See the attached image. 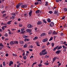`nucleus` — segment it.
<instances>
[{"mask_svg":"<svg viewBox=\"0 0 67 67\" xmlns=\"http://www.w3.org/2000/svg\"><path fill=\"white\" fill-rule=\"evenodd\" d=\"M40 10H37L35 12V13H36V14H37V13H40Z\"/></svg>","mask_w":67,"mask_h":67,"instance_id":"15","label":"nucleus"},{"mask_svg":"<svg viewBox=\"0 0 67 67\" xmlns=\"http://www.w3.org/2000/svg\"><path fill=\"white\" fill-rule=\"evenodd\" d=\"M56 1L57 2H59V0H56Z\"/></svg>","mask_w":67,"mask_h":67,"instance_id":"54","label":"nucleus"},{"mask_svg":"<svg viewBox=\"0 0 67 67\" xmlns=\"http://www.w3.org/2000/svg\"><path fill=\"white\" fill-rule=\"evenodd\" d=\"M24 15L25 16H24L25 18H26V16H27V15H26V14H24Z\"/></svg>","mask_w":67,"mask_h":67,"instance_id":"46","label":"nucleus"},{"mask_svg":"<svg viewBox=\"0 0 67 67\" xmlns=\"http://www.w3.org/2000/svg\"><path fill=\"white\" fill-rule=\"evenodd\" d=\"M45 51H46V49H44L42 51V53H44Z\"/></svg>","mask_w":67,"mask_h":67,"instance_id":"44","label":"nucleus"},{"mask_svg":"<svg viewBox=\"0 0 67 67\" xmlns=\"http://www.w3.org/2000/svg\"><path fill=\"white\" fill-rule=\"evenodd\" d=\"M53 37L51 38L50 40H49V41H52V40H53Z\"/></svg>","mask_w":67,"mask_h":67,"instance_id":"40","label":"nucleus"},{"mask_svg":"<svg viewBox=\"0 0 67 67\" xmlns=\"http://www.w3.org/2000/svg\"><path fill=\"white\" fill-rule=\"evenodd\" d=\"M27 44H26L24 46V48H26V47H27Z\"/></svg>","mask_w":67,"mask_h":67,"instance_id":"20","label":"nucleus"},{"mask_svg":"<svg viewBox=\"0 0 67 67\" xmlns=\"http://www.w3.org/2000/svg\"><path fill=\"white\" fill-rule=\"evenodd\" d=\"M6 16V14H4L3 15V17H5Z\"/></svg>","mask_w":67,"mask_h":67,"instance_id":"49","label":"nucleus"},{"mask_svg":"<svg viewBox=\"0 0 67 67\" xmlns=\"http://www.w3.org/2000/svg\"><path fill=\"white\" fill-rule=\"evenodd\" d=\"M12 15H15V13H13L12 14Z\"/></svg>","mask_w":67,"mask_h":67,"instance_id":"47","label":"nucleus"},{"mask_svg":"<svg viewBox=\"0 0 67 67\" xmlns=\"http://www.w3.org/2000/svg\"><path fill=\"white\" fill-rule=\"evenodd\" d=\"M44 35H46V33H43L41 34L40 35V36H44Z\"/></svg>","mask_w":67,"mask_h":67,"instance_id":"10","label":"nucleus"},{"mask_svg":"<svg viewBox=\"0 0 67 67\" xmlns=\"http://www.w3.org/2000/svg\"><path fill=\"white\" fill-rule=\"evenodd\" d=\"M62 47H63V48L64 49H66V48H67V47H66L65 46H62Z\"/></svg>","mask_w":67,"mask_h":67,"instance_id":"35","label":"nucleus"},{"mask_svg":"<svg viewBox=\"0 0 67 67\" xmlns=\"http://www.w3.org/2000/svg\"><path fill=\"white\" fill-rule=\"evenodd\" d=\"M50 44V43L49 42H48L47 43V45H49Z\"/></svg>","mask_w":67,"mask_h":67,"instance_id":"61","label":"nucleus"},{"mask_svg":"<svg viewBox=\"0 0 67 67\" xmlns=\"http://www.w3.org/2000/svg\"><path fill=\"white\" fill-rule=\"evenodd\" d=\"M20 43L21 44H23L24 43V42L23 41H21L20 42Z\"/></svg>","mask_w":67,"mask_h":67,"instance_id":"24","label":"nucleus"},{"mask_svg":"<svg viewBox=\"0 0 67 67\" xmlns=\"http://www.w3.org/2000/svg\"><path fill=\"white\" fill-rule=\"evenodd\" d=\"M52 33V32L51 31H50L48 33V34H51Z\"/></svg>","mask_w":67,"mask_h":67,"instance_id":"27","label":"nucleus"},{"mask_svg":"<svg viewBox=\"0 0 67 67\" xmlns=\"http://www.w3.org/2000/svg\"><path fill=\"white\" fill-rule=\"evenodd\" d=\"M9 56V54H8V53H6V56L7 57V56Z\"/></svg>","mask_w":67,"mask_h":67,"instance_id":"53","label":"nucleus"},{"mask_svg":"<svg viewBox=\"0 0 67 67\" xmlns=\"http://www.w3.org/2000/svg\"><path fill=\"white\" fill-rule=\"evenodd\" d=\"M21 7L22 8H24L27 7V5L26 4H24L21 5Z\"/></svg>","mask_w":67,"mask_h":67,"instance_id":"5","label":"nucleus"},{"mask_svg":"<svg viewBox=\"0 0 67 67\" xmlns=\"http://www.w3.org/2000/svg\"><path fill=\"white\" fill-rule=\"evenodd\" d=\"M61 63H59V64H58V67L59 66H60V65H61Z\"/></svg>","mask_w":67,"mask_h":67,"instance_id":"57","label":"nucleus"},{"mask_svg":"<svg viewBox=\"0 0 67 67\" xmlns=\"http://www.w3.org/2000/svg\"><path fill=\"white\" fill-rule=\"evenodd\" d=\"M2 29L3 31H4L5 29V28H4L3 27V26L2 27Z\"/></svg>","mask_w":67,"mask_h":67,"instance_id":"45","label":"nucleus"},{"mask_svg":"<svg viewBox=\"0 0 67 67\" xmlns=\"http://www.w3.org/2000/svg\"><path fill=\"white\" fill-rule=\"evenodd\" d=\"M10 62L9 64V66H11V65H13V62L12 61H10Z\"/></svg>","mask_w":67,"mask_h":67,"instance_id":"4","label":"nucleus"},{"mask_svg":"<svg viewBox=\"0 0 67 67\" xmlns=\"http://www.w3.org/2000/svg\"><path fill=\"white\" fill-rule=\"evenodd\" d=\"M65 16H63L62 18V20H64L65 19Z\"/></svg>","mask_w":67,"mask_h":67,"instance_id":"48","label":"nucleus"},{"mask_svg":"<svg viewBox=\"0 0 67 67\" xmlns=\"http://www.w3.org/2000/svg\"><path fill=\"white\" fill-rule=\"evenodd\" d=\"M45 47V46H43L42 47V48H44Z\"/></svg>","mask_w":67,"mask_h":67,"instance_id":"60","label":"nucleus"},{"mask_svg":"<svg viewBox=\"0 0 67 67\" xmlns=\"http://www.w3.org/2000/svg\"><path fill=\"white\" fill-rule=\"evenodd\" d=\"M32 13V10H30V12L29 13V15L30 16H31V14Z\"/></svg>","mask_w":67,"mask_h":67,"instance_id":"14","label":"nucleus"},{"mask_svg":"<svg viewBox=\"0 0 67 67\" xmlns=\"http://www.w3.org/2000/svg\"><path fill=\"white\" fill-rule=\"evenodd\" d=\"M63 34H64L63 33H62L61 34V35L62 36H63Z\"/></svg>","mask_w":67,"mask_h":67,"instance_id":"63","label":"nucleus"},{"mask_svg":"<svg viewBox=\"0 0 67 67\" xmlns=\"http://www.w3.org/2000/svg\"><path fill=\"white\" fill-rule=\"evenodd\" d=\"M44 64L45 65H48V64H49V63L46 62L44 63Z\"/></svg>","mask_w":67,"mask_h":67,"instance_id":"25","label":"nucleus"},{"mask_svg":"<svg viewBox=\"0 0 67 67\" xmlns=\"http://www.w3.org/2000/svg\"><path fill=\"white\" fill-rule=\"evenodd\" d=\"M42 24V22L41 21H38L37 23V24L38 25H40L41 24Z\"/></svg>","mask_w":67,"mask_h":67,"instance_id":"17","label":"nucleus"},{"mask_svg":"<svg viewBox=\"0 0 67 67\" xmlns=\"http://www.w3.org/2000/svg\"><path fill=\"white\" fill-rule=\"evenodd\" d=\"M30 40H29V39H27V38H25L24 40V41L26 42V41H29Z\"/></svg>","mask_w":67,"mask_h":67,"instance_id":"23","label":"nucleus"},{"mask_svg":"<svg viewBox=\"0 0 67 67\" xmlns=\"http://www.w3.org/2000/svg\"><path fill=\"white\" fill-rule=\"evenodd\" d=\"M18 33H20V32H21V30H18Z\"/></svg>","mask_w":67,"mask_h":67,"instance_id":"58","label":"nucleus"},{"mask_svg":"<svg viewBox=\"0 0 67 67\" xmlns=\"http://www.w3.org/2000/svg\"><path fill=\"white\" fill-rule=\"evenodd\" d=\"M23 58L24 59H25V60L26 59V57L25 56H24L23 57Z\"/></svg>","mask_w":67,"mask_h":67,"instance_id":"36","label":"nucleus"},{"mask_svg":"<svg viewBox=\"0 0 67 67\" xmlns=\"http://www.w3.org/2000/svg\"><path fill=\"white\" fill-rule=\"evenodd\" d=\"M47 21L48 22H51V19L48 18L47 19Z\"/></svg>","mask_w":67,"mask_h":67,"instance_id":"22","label":"nucleus"},{"mask_svg":"<svg viewBox=\"0 0 67 67\" xmlns=\"http://www.w3.org/2000/svg\"><path fill=\"white\" fill-rule=\"evenodd\" d=\"M38 38V37H36L35 38H34L33 39L34 40H36Z\"/></svg>","mask_w":67,"mask_h":67,"instance_id":"29","label":"nucleus"},{"mask_svg":"<svg viewBox=\"0 0 67 67\" xmlns=\"http://www.w3.org/2000/svg\"><path fill=\"white\" fill-rule=\"evenodd\" d=\"M57 59L58 60L59 59V58L57 56L55 57L53 59V62H54V61H55V60Z\"/></svg>","mask_w":67,"mask_h":67,"instance_id":"1","label":"nucleus"},{"mask_svg":"<svg viewBox=\"0 0 67 67\" xmlns=\"http://www.w3.org/2000/svg\"><path fill=\"white\" fill-rule=\"evenodd\" d=\"M55 44L53 42L51 43V46L52 47H54V46Z\"/></svg>","mask_w":67,"mask_h":67,"instance_id":"30","label":"nucleus"},{"mask_svg":"<svg viewBox=\"0 0 67 67\" xmlns=\"http://www.w3.org/2000/svg\"><path fill=\"white\" fill-rule=\"evenodd\" d=\"M19 43V42L18 41H14V44H18Z\"/></svg>","mask_w":67,"mask_h":67,"instance_id":"13","label":"nucleus"},{"mask_svg":"<svg viewBox=\"0 0 67 67\" xmlns=\"http://www.w3.org/2000/svg\"><path fill=\"white\" fill-rule=\"evenodd\" d=\"M53 35H56V34H57V32H56V31H54L53 32Z\"/></svg>","mask_w":67,"mask_h":67,"instance_id":"12","label":"nucleus"},{"mask_svg":"<svg viewBox=\"0 0 67 67\" xmlns=\"http://www.w3.org/2000/svg\"><path fill=\"white\" fill-rule=\"evenodd\" d=\"M2 40H4V36L2 37Z\"/></svg>","mask_w":67,"mask_h":67,"instance_id":"59","label":"nucleus"},{"mask_svg":"<svg viewBox=\"0 0 67 67\" xmlns=\"http://www.w3.org/2000/svg\"><path fill=\"white\" fill-rule=\"evenodd\" d=\"M54 25V23L53 22H51L50 23V26L51 27H52Z\"/></svg>","mask_w":67,"mask_h":67,"instance_id":"2","label":"nucleus"},{"mask_svg":"<svg viewBox=\"0 0 67 67\" xmlns=\"http://www.w3.org/2000/svg\"><path fill=\"white\" fill-rule=\"evenodd\" d=\"M44 53L45 55H46V54H47V52H46Z\"/></svg>","mask_w":67,"mask_h":67,"instance_id":"62","label":"nucleus"},{"mask_svg":"<svg viewBox=\"0 0 67 67\" xmlns=\"http://www.w3.org/2000/svg\"><path fill=\"white\" fill-rule=\"evenodd\" d=\"M48 40V39L47 38H46L45 39H43L42 40V42H46Z\"/></svg>","mask_w":67,"mask_h":67,"instance_id":"6","label":"nucleus"},{"mask_svg":"<svg viewBox=\"0 0 67 67\" xmlns=\"http://www.w3.org/2000/svg\"><path fill=\"white\" fill-rule=\"evenodd\" d=\"M48 2H46V4H45V5L47 6L48 5Z\"/></svg>","mask_w":67,"mask_h":67,"instance_id":"33","label":"nucleus"},{"mask_svg":"<svg viewBox=\"0 0 67 67\" xmlns=\"http://www.w3.org/2000/svg\"><path fill=\"white\" fill-rule=\"evenodd\" d=\"M23 26V25L22 24H20L19 25V26L20 27H21V26Z\"/></svg>","mask_w":67,"mask_h":67,"instance_id":"55","label":"nucleus"},{"mask_svg":"<svg viewBox=\"0 0 67 67\" xmlns=\"http://www.w3.org/2000/svg\"><path fill=\"white\" fill-rule=\"evenodd\" d=\"M43 21L44 23H47V22H46L45 20L44 19L43 20Z\"/></svg>","mask_w":67,"mask_h":67,"instance_id":"34","label":"nucleus"},{"mask_svg":"<svg viewBox=\"0 0 67 67\" xmlns=\"http://www.w3.org/2000/svg\"><path fill=\"white\" fill-rule=\"evenodd\" d=\"M27 27L28 28H32L33 27V26L31 25V24H29L27 25Z\"/></svg>","mask_w":67,"mask_h":67,"instance_id":"3","label":"nucleus"},{"mask_svg":"<svg viewBox=\"0 0 67 67\" xmlns=\"http://www.w3.org/2000/svg\"><path fill=\"white\" fill-rule=\"evenodd\" d=\"M62 48V46H59V47H58L57 48L58 50H59L60 49H61Z\"/></svg>","mask_w":67,"mask_h":67,"instance_id":"18","label":"nucleus"},{"mask_svg":"<svg viewBox=\"0 0 67 67\" xmlns=\"http://www.w3.org/2000/svg\"><path fill=\"white\" fill-rule=\"evenodd\" d=\"M19 7L20 6H19V5L18 4L16 5V8L17 9H19Z\"/></svg>","mask_w":67,"mask_h":67,"instance_id":"32","label":"nucleus"},{"mask_svg":"<svg viewBox=\"0 0 67 67\" xmlns=\"http://www.w3.org/2000/svg\"><path fill=\"white\" fill-rule=\"evenodd\" d=\"M58 47H59V46H57L54 48L53 49V51H56V50L57 49V48H58Z\"/></svg>","mask_w":67,"mask_h":67,"instance_id":"9","label":"nucleus"},{"mask_svg":"<svg viewBox=\"0 0 67 67\" xmlns=\"http://www.w3.org/2000/svg\"><path fill=\"white\" fill-rule=\"evenodd\" d=\"M64 11H65V12H66V11H67V9L66 8L64 9Z\"/></svg>","mask_w":67,"mask_h":67,"instance_id":"52","label":"nucleus"},{"mask_svg":"<svg viewBox=\"0 0 67 67\" xmlns=\"http://www.w3.org/2000/svg\"><path fill=\"white\" fill-rule=\"evenodd\" d=\"M58 12V11L57 10H55L54 12V14L55 15H57V13Z\"/></svg>","mask_w":67,"mask_h":67,"instance_id":"16","label":"nucleus"},{"mask_svg":"<svg viewBox=\"0 0 67 67\" xmlns=\"http://www.w3.org/2000/svg\"><path fill=\"white\" fill-rule=\"evenodd\" d=\"M0 46L2 47H3V46H4L2 44V43H1L0 44Z\"/></svg>","mask_w":67,"mask_h":67,"instance_id":"31","label":"nucleus"},{"mask_svg":"<svg viewBox=\"0 0 67 67\" xmlns=\"http://www.w3.org/2000/svg\"><path fill=\"white\" fill-rule=\"evenodd\" d=\"M29 51H30L31 52H32V51H33V49H29Z\"/></svg>","mask_w":67,"mask_h":67,"instance_id":"56","label":"nucleus"},{"mask_svg":"<svg viewBox=\"0 0 67 67\" xmlns=\"http://www.w3.org/2000/svg\"><path fill=\"white\" fill-rule=\"evenodd\" d=\"M33 57H34L33 55H32L30 57V59H31V58H33Z\"/></svg>","mask_w":67,"mask_h":67,"instance_id":"51","label":"nucleus"},{"mask_svg":"<svg viewBox=\"0 0 67 67\" xmlns=\"http://www.w3.org/2000/svg\"><path fill=\"white\" fill-rule=\"evenodd\" d=\"M66 27H67V25H66L65 24L64 25L63 27H64V28H66Z\"/></svg>","mask_w":67,"mask_h":67,"instance_id":"42","label":"nucleus"},{"mask_svg":"<svg viewBox=\"0 0 67 67\" xmlns=\"http://www.w3.org/2000/svg\"><path fill=\"white\" fill-rule=\"evenodd\" d=\"M6 11L5 10H3V11H2L1 12L2 13V14H3L4 13H5V12H6Z\"/></svg>","mask_w":67,"mask_h":67,"instance_id":"37","label":"nucleus"},{"mask_svg":"<svg viewBox=\"0 0 67 67\" xmlns=\"http://www.w3.org/2000/svg\"><path fill=\"white\" fill-rule=\"evenodd\" d=\"M12 22V21H9L7 22V24H11V22Z\"/></svg>","mask_w":67,"mask_h":67,"instance_id":"28","label":"nucleus"},{"mask_svg":"<svg viewBox=\"0 0 67 67\" xmlns=\"http://www.w3.org/2000/svg\"><path fill=\"white\" fill-rule=\"evenodd\" d=\"M49 56L48 55H46L45 56V58H49Z\"/></svg>","mask_w":67,"mask_h":67,"instance_id":"39","label":"nucleus"},{"mask_svg":"<svg viewBox=\"0 0 67 67\" xmlns=\"http://www.w3.org/2000/svg\"><path fill=\"white\" fill-rule=\"evenodd\" d=\"M3 65H4V66H5V62H3Z\"/></svg>","mask_w":67,"mask_h":67,"instance_id":"43","label":"nucleus"},{"mask_svg":"<svg viewBox=\"0 0 67 67\" xmlns=\"http://www.w3.org/2000/svg\"><path fill=\"white\" fill-rule=\"evenodd\" d=\"M27 32H28V33H31V30L30 29H28L26 30Z\"/></svg>","mask_w":67,"mask_h":67,"instance_id":"7","label":"nucleus"},{"mask_svg":"<svg viewBox=\"0 0 67 67\" xmlns=\"http://www.w3.org/2000/svg\"><path fill=\"white\" fill-rule=\"evenodd\" d=\"M23 38H25L27 37V36L25 35H23Z\"/></svg>","mask_w":67,"mask_h":67,"instance_id":"21","label":"nucleus"},{"mask_svg":"<svg viewBox=\"0 0 67 67\" xmlns=\"http://www.w3.org/2000/svg\"><path fill=\"white\" fill-rule=\"evenodd\" d=\"M11 19L12 20H13V19H14V18H15V16H12V17L11 18Z\"/></svg>","mask_w":67,"mask_h":67,"instance_id":"19","label":"nucleus"},{"mask_svg":"<svg viewBox=\"0 0 67 67\" xmlns=\"http://www.w3.org/2000/svg\"><path fill=\"white\" fill-rule=\"evenodd\" d=\"M35 5H37V4H38V3L37 1L35 3Z\"/></svg>","mask_w":67,"mask_h":67,"instance_id":"41","label":"nucleus"},{"mask_svg":"<svg viewBox=\"0 0 67 67\" xmlns=\"http://www.w3.org/2000/svg\"><path fill=\"white\" fill-rule=\"evenodd\" d=\"M11 45H14V42L13 41H12L10 42Z\"/></svg>","mask_w":67,"mask_h":67,"instance_id":"11","label":"nucleus"},{"mask_svg":"<svg viewBox=\"0 0 67 67\" xmlns=\"http://www.w3.org/2000/svg\"><path fill=\"white\" fill-rule=\"evenodd\" d=\"M53 12L52 11H49V13L50 14H52V13H53Z\"/></svg>","mask_w":67,"mask_h":67,"instance_id":"38","label":"nucleus"},{"mask_svg":"<svg viewBox=\"0 0 67 67\" xmlns=\"http://www.w3.org/2000/svg\"><path fill=\"white\" fill-rule=\"evenodd\" d=\"M9 34L11 35V32L9 31Z\"/></svg>","mask_w":67,"mask_h":67,"instance_id":"64","label":"nucleus"},{"mask_svg":"<svg viewBox=\"0 0 67 67\" xmlns=\"http://www.w3.org/2000/svg\"><path fill=\"white\" fill-rule=\"evenodd\" d=\"M61 52V51L60 50H59L57 51L56 52V54H59V53Z\"/></svg>","mask_w":67,"mask_h":67,"instance_id":"8","label":"nucleus"},{"mask_svg":"<svg viewBox=\"0 0 67 67\" xmlns=\"http://www.w3.org/2000/svg\"><path fill=\"white\" fill-rule=\"evenodd\" d=\"M38 66H39V67H42V64L41 63H40V64H39L38 65Z\"/></svg>","mask_w":67,"mask_h":67,"instance_id":"26","label":"nucleus"},{"mask_svg":"<svg viewBox=\"0 0 67 67\" xmlns=\"http://www.w3.org/2000/svg\"><path fill=\"white\" fill-rule=\"evenodd\" d=\"M5 36H6V37H7V36H8V34H5Z\"/></svg>","mask_w":67,"mask_h":67,"instance_id":"50","label":"nucleus"}]
</instances>
